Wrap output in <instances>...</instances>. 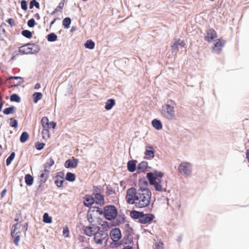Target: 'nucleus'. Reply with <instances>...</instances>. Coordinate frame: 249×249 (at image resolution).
Returning a JSON list of instances; mask_svg holds the SVG:
<instances>
[{
	"mask_svg": "<svg viewBox=\"0 0 249 249\" xmlns=\"http://www.w3.org/2000/svg\"><path fill=\"white\" fill-rule=\"evenodd\" d=\"M151 198V192L150 190H143L142 192H138L136 202V207L143 208L147 207L150 202Z\"/></svg>",
	"mask_w": 249,
	"mask_h": 249,
	"instance_id": "1",
	"label": "nucleus"
},
{
	"mask_svg": "<svg viewBox=\"0 0 249 249\" xmlns=\"http://www.w3.org/2000/svg\"><path fill=\"white\" fill-rule=\"evenodd\" d=\"M175 103L173 101H168L165 106L162 107L161 113L162 116L169 121H172L175 118Z\"/></svg>",
	"mask_w": 249,
	"mask_h": 249,
	"instance_id": "2",
	"label": "nucleus"
},
{
	"mask_svg": "<svg viewBox=\"0 0 249 249\" xmlns=\"http://www.w3.org/2000/svg\"><path fill=\"white\" fill-rule=\"evenodd\" d=\"M118 211L116 207L109 205L104 207V217L109 221L114 219L117 216Z\"/></svg>",
	"mask_w": 249,
	"mask_h": 249,
	"instance_id": "3",
	"label": "nucleus"
},
{
	"mask_svg": "<svg viewBox=\"0 0 249 249\" xmlns=\"http://www.w3.org/2000/svg\"><path fill=\"white\" fill-rule=\"evenodd\" d=\"M163 176V174L161 172L157 170L149 172L146 175V178L150 185L154 184L155 182L161 180Z\"/></svg>",
	"mask_w": 249,
	"mask_h": 249,
	"instance_id": "4",
	"label": "nucleus"
},
{
	"mask_svg": "<svg viewBox=\"0 0 249 249\" xmlns=\"http://www.w3.org/2000/svg\"><path fill=\"white\" fill-rule=\"evenodd\" d=\"M178 172L182 175L189 176L192 172V167L189 162H181L178 167Z\"/></svg>",
	"mask_w": 249,
	"mask_h": 249,
	"instance_id": "5",
	"label": "nucleus"
},
{
	"mask_svg": "<svg viewBox=\"0 0 249 249\" xmlns=\"http://www.w3.org/2000/svg\"><path fill=\"white\" fill-rule=\"evenodd\" d=\"M226 41L221 38L215 40L213 47V52L217 54L220 53Z\"/></svg>",
	"mask_w": 249,
	"mask_h": 249,
	"instance_id": "6",
	"label": "nucleus"
},
{
	"mask_svg": "<svg viewBox=\"0 0 249 249\" xmlns=\"http://www.w3.org/2000/svg\"><path fill=\"white\" fill-rule=\"evenodd\" d=\"M155 216L153 214L144 213L143 212H142L139 223L143 224H149L153 220Z\"/></svg>",
	"mask_w": 249,
	"mask_h": 249,
	"instance_id": "7",
	"label": "nucleus"
},
{
	"mask_svg": "<svg viewBox=\"0 0 249 249\" xmlns=\"http://www.w3.org/2000/svg\"><path fill=\"white\" fill-rule=\"evenodd\" d=\"M216 37L217 33L213 29L209 28L206 30L204 38L205 41L210 43Z\"/></svg>",
	"mask_w": 249,
	"mask_h": 249,
	"instance_id": "8",
	"label": "nucleus"
},
{
	"mask_svg": "<svg viewBox=\"0 0 249 249\" xmlns=\"http://www.w3.org/2000/svg\"><path fill=\"white\" fill-rule=\"evenodd\" d=\"M78 162V159L72 157L71 159H69L65 161L64 166L66 168H74L77 167Z\"/></svg>",
	"mask_w": 249,
	"mask_h": 249,
	"instance_id": "9",
	"label": "nucleus"
},
{
	"mask_svg": "<svg viewBox=\"0 0 249 249\" xmlns=\"http://www.w3.org/2000/svg\"><path fill=\"white\" fill-rule=\"evenodd\" d=\"M110 236L113 241L119 240L122 237V234L119 228H115L111 230Z\"/></svg>",
	"mask_w": 249,
	"mask_h": 249,
	"instance_id": "10",
	"label": "nucleus"
},
{
	"mask_svg": "<svg viewBox=\"0 0 249 249\" xmlns=\"http://www.w3.org/2000/svg\"><path fill=\"white\" fill-rule=\"evenodd\" d=\"M94 239L96 244H102L103 242V239L102 236H107V232L100 231L94 233Z\"/></svg>",
	"mask_w": 249,
	"mask_h": 249,
	"instance_id": "11",
	"label": "nucleus"
},
{
	"mask_svg": "<svg viewBox=\"0 0 249 249\" xmlns=\"http://www.w3.org/2000/svg\"><path fill=\"white\" fill-rule=\"evenodd\" d=\"M148 183L144 178H141L139 180V189L138 192H142L143 190H150L147 188Z\"/></svg>",
	"mask_w": 249,
	"mask_h": 249,
	"instance_id": "12",
	"label": "nucleus"
},
{
	"mask_svg": "<svg viewBox=\"0 0 249 249\" xmlns=\"http://www.w3.org/2000/svg\"><path fill=\"white\" fill-rule=\"evenodd\" d=\"M137 168L138 174L145 173L148 168V163L147 161H142L138 164Z\"/></svg>",
	"mask_w": 249,
	"mask_h": 249,
	"instance_id": "13",
	"label": "nucleus"
},
{
	"mask_svg": "<svg viewBox=\"0 0 249 249\" xmlns=\"http://www.w3.org/2000/svg\"><path fill=\"white\" fill-rule=\"evenodd\" d=\"M30 54H35L37 53L40 50V47L36 43H28Z\"/></svg>",
	"mask_w": 249,
	"mask_h": 249,
	"instance_id": "14",
	"label": "nucleus"
},
{
	"mask_svg": "<svg viewBox=\"0 0 249 249\" xmlns=\"http://www.w3.org/2000/svg\"><path fill=\"white\" fill-rule=\"evenodd\" d=\"M155 151L152 146H147L145 148L144 154L147 156V159L151 160L154 157Z\"/></svg>",
	"mask_w": 249,
	"mask_h": 249,
	"instance_id": "15",
	"label": "nucleus"
},
{
	"mask_svg": "<svg viewBox=\"0 0 249 249\" xmlns=\"http://www.w3.org/2000/svg\"><path fill=\"white\" fill-rule=\"evenodd\" d=\"M184 45L185 42L184 41L181 40L179 39L177 40L172 46V52H177V51H178V47L179 46L181 47H183Z\"/></svg>",
	"mask_w": 249,
	"mask_h": 249,
	"instance_id": "16",
	"label": "nucleus"
},
{
	"mask_svg": "<svg viewBox=\"0 0 249 249\" xmlns=\"http://www.w3.org/2000/svg\"><path fill=\"white\" fill-rule=\"evenodd\" d=\"M137 161L136 160H129L127 164V170L130 172H134L136 169V163Z\"/></svg>",
	"mask_w": 249,
	"mask_h": 249,
	"instance_id": "17",
	"label": "nucleus"
},
{
	"mask_svg": "<svg viewBox=\"0 0 249 249\" xmlns=\"http://www.w3.org/2000/svg\"><path fill=\"white\" fill-rule=\"evenodd\" d=\"M94 202L96 204L101 205L104 203V197L103 195L98 193L97 194L94 195Z\"/></svg>",
	"mask_w": 249,
	"mask_h": 249,
	"instance_id": "18",
	"label": "nucleus"
},
{
	"mask_svg": "<svg viewBox=\"0 0 249 249\" xmlns=\"http://www.w3.org/2000/svg\"><path fill=\"white\" fill-rule=\"evenodd\" d=\"M142 212H139L136 210H133L130 211V216L133 219H138L140 221Z\"/></svg>",
	"mask_w": 249,
	"mask_h": 249,
	"instance_id": "19",
	"label": "nucleus"
},
{
	"mask_svg": "<svg viewBox=\"0 0 249 249\" xmlns=\"http://www.w3.org/2000/svg\"><path fill=\"white\" fill-rule=\"evenodd\" d=\"M94 202L93 197L91 196L86 195L85 197V201L84 202V205L85 206L89 207L93 204Z\"/></svg>",
	"mask_w": 249,
	"mask_h": 249,
	"instance_id": "20",
	"label": "nucleus"
},
{
	"mask_svg": "<svg viewBox=\"0 0 249 249\" xmlns=\"http://www.w3.org/2000/svg\"><path fill=\"white\" fill-rule=\"evenodd\" d=\"M138 195V191L137 192L135 188L131 187L127 190L126 196H127L136 197Z\"/></svg>",
	"mask_w": 249,
	"mask_h": 249,
	"instance_id": "21",
	"label": "nucleus"
},
{
	"mask_svg": "<svg viewBox=\"0 0 249 249\" xmlns=\"http://www.w3.org/2000/svg\"><path fill=\"white\" fill-rule=\"evenodd\" d=\"M115 104V100L113 99H108L106 102L105 108L107 110H110Z\"/></svg>",
	"mask_w": 249,
	"mask_h": 249,
	"instance_id": "22",
	"label": "nucleus"
},
{
	"mask_svg": "<svg viewBox=\"0 0 249 249\" xmlns=\"http://www.w3.org/2000/svg\"><path fill=\"white\" fill-rule=\"evenodd\" d=\"M152 124L153 126L157 130H160L162 127V125L161 121L156 119H155L152 120Z\"/></svg>",
	"mask_w": 249,
	"mask_h": 249,
	"instance_id": "23",
	"label": "nucleus"
},
{
	"mask_svg": "<svg viewBox=\"0 0 249 249\" xmlns=\"http://www.w3.org/2000/svg\"><path fill=\"white\" fill-rule=\"evenodd\" d=\"M122 241L125 245L132 244L133 242V237L132 236L124 234V237Z\"/></svg>",
	"mask_w": 249,
	"mask_h": 249,
	"instance_id": "24",
	"label": "nucleus"
},
{
	"mask_svg": "<svg viewBox=\"0 0 249 249\" xmlns=\"http://www.w3.org/2000/svg\"><path fill=\"white\" fill-rule=\"evenodd\" d=\"M125 218V217L124 214H119L117 219L114 221L115 223L114 225H119L120 224L124 223Z\"/></svg>",
	"mask_w": 249,
	"mask_h": 249,
	"instance_id": "25",
	"label": "nucleus"
},
{
	"mask_svg": "<svg viewBox=\"0 0 249 249\" xmlns=\"http://www.w3.org/2000/svg\"><path fill=\"white\" fill-rule=\"evenodd\" d=\"M133 233V230L129 224H126L124 227V234L132 236Z\"/></svg>",
	"mask_w": 249,
	"mask_h": 249,
	"instance_id": "26",
	"label": "nucleus"
},
{
	"mask_svg": "<svg viewBox=\"0 0 249 249\" xmlns=\"http://www.w3.org/2000/svg\"><path fill=\"white\" fill-rule=\"evenodd\" d=\"M25 182L27 185L31 186L34 182V178L29 174L25 176Z\"/></svg>",
	"mask_w": 249,
	"mask_h": 249,
	"instance_id": "27",
	"label": "nucleus"
},
{
	"mask_svg": "<svg viewBox=\"0 0 249 249\" xmlns=\"http://www.w3.org/2000/svg\"><path fill=\"white\" fill-rule=\"evenodd\" d=\"M16 108L15 107L12 106L11 107H8L5 108L3 111V112L5 115H9L10 114L14 113L16 111Z\"/></svg>",
	"mask_w": 249,
	"mask_h": 249,
	"instance_id": "28",
	"label": "nucleus"
},
{
	"mask_svg": "<svg viewBox=\"0 0 249 249\" xmlns=\"http://www.w3.org/2000/svg\"><path fill=\"white\" fill-rule=\"evenodd\" d=\"M32 96L34 102L35 103H36L38 102V101L41 99L42 97V94L41 92H35L33 94Z\"/></svg>",
	"mask_w": 249,
	"mask_h": 249,
	"instance_id": "29",
	"label": "nucleus"
},
{
	"mask_svg": "<svg viewBox=\"0 0 249 249\" xmlns=\"http://www.w3.org/2000/svg\"><path fill=\"white\" fill-rule=\"evenodd\" d=\"M76 176L74 173L67 172L66 175L65 179L70 182H73L75 180Z\"/></svg>",
	"mask_w": 249,
	"mask_h": 249,
	"instance_id": "30",
	"label": "nucleus"
},
{
	"mask_svg": "<svg viewBox=\"0 0 249 249\" xmlns=\"http://www.w3.org/2000/svg\"><path fill=\"white\" fill-rule=\"evenodd\" d=\"M46 179H40L38 182V186L37 187V191L39 192H41L43 191L44 184L46 182Z\"/></svg>",
	"mask_w": 249,
	"mask_h": 249,
	"instance_id": "31",
	"label": "nucleus"
},
{
	"mask_svg": "<svg viewBox=\"0 0 249 249\" xmlns=\"http://www.w3.org/2000/svg\"><path fill=\"white\" fill-rule=\"evenodd\" d=\"M84 46L86 48L91 50L94 49L95 47V43L92 40L89 39L85 43Z\"/></svg>",
	"mask_w": 249,
	"mask_h": 249,
	"instance_id": "32",
	"label": "nucleus"
},
{
	"mask_svg": "<svg viewBox=\"0 0 249 249\" xmlns=\"http://www.w3.org/2000/svg\"><path fill=\"white\" fill-rule=\"evenodd\" d=\"M71 20L69 17H66L64 18L62 21V24L65 28L68 29L70 27Z\"/></svg>",
	"mask_w": 249,
	"mask_h": 249,
	"instance_id": "33",
	"label": "nucleus"
},
{
	"mask_svg": "<svg viewBox=\"0 0 249 249\" xmlns=\"http://www.w3.org/2000/svg\"><path fill=\"white\" fill-rule=\"evenodd\" d=\"M29 49L28 48V46L27 45V44L24 45H22L21 47H20L19 49V52L22 53V54H30Z\"/></svg>",
	"mask_w": 249,
	"mask_h": 249,
	"instance_id": "34",
	"label": "nucleus"
},
{
	"mask_svg": "<svg viewBox=\"0 0 249 249\" xmlns=\"http://www.w3.org/2000/svg\"><path fill=\"white\" fill-rule=\"evenodd\" d=\"M29 138V135L28 133L26 131H24L21 133L19 138V140L21 143H24L27 141Z\"/></svg>",
	"mask_w": 249,
	"mask_h": 249,
	"instance_id": "35",
	"label": "nucleus"
},
{
	"mask_svg": "<svg viewBox=\"0 0 249 249\" xmlns=\"http://www.w3.org/2000/svg\"><path fill=\"white\" fill-rule=\"evenodd\" d=\"M65 182L64 178L60 176V179L56 178L54 179V184L59 188L62 187L63 183Z\"/></svg>",
	"mask_w": 249,
	"mask_h": 249,
	"instance_id": "36",
	"label": "nucleus"
},
{
	"mask_svg": "<svg viewBox=\"0 0 249 249\" xmlns=\"http://www.w3.org/2000/svg\"><path fill=\"white\" fill-rule=\"evenodd\" d=\"M47 40L49 42H54L57 40V36L54 33H51L47 36Z\"/></svg>",
	"mask_w": 249,
	"mask_h": 249,
	"instance_id": "37",
	"label": "nucleus"
},
{
	"mask_svg": "<svg viewBox=\"0 0 249 249\" xmlns=\"http://www.w3.org/2000/svg\"><path fill=\"white\" fill-rule=\"evenodd\" d=\"M151 185H153L154 186L156 191L162 192L163 190L162 185H161V180L155 182L154 184H151Z\"/></svg>",
	"mask_w": 249,
	"mask_h": 249,
	"instance_id": "38",
	"label": "nucleus"
},
{
	"mask_svg": "<svg viewBox=\"0 0 249 249\" xmlns=\"http://www.w3.org/2000/svg\"><path fill=\"white\" fill-rule=\"evenodd\" d=\"M84 233L88 236H91L94 234V231L90 226L86 227L84 229Z\"/></svg>",
	"mask_w": 249,
	"mask_h": 249,
	"instance_id": "39",
	"label": "nucleus"
},
{
	"mask_svg": "<svg viewBox=\"0 0 249 249\" xmlns=\"http://www.w3.org/2000/svg\"><path fill=\"white\" fill-rule=\"evenodd\" d=\"M10 100L11 102H15L17 103H19L21 101L20 97L16 93L12 94L10 97Z\"/></svg>",
	"mask_w": 249,
	"mask_h": 249,
	"instance_id": "40",
	"label": "nucleus"
},
{
	"mask_svg": "<svg viewBox=\"0 0 249 249\" xmlns=\"http://www.w3.org/2000/svg\"><path fill=\"white\" fill-rule=\"evenodd\" d=\"M43 221L47 224L51 223L52 222V218L47 213H45L43 215Z\"/></svg>",
	"mask_w": 249,
	"mask_h": 249,
	"instance_id": "41",
	"label": "nucleus"
},
{
	"mask_svg": "<svg viewBox=\"0 0 249 249\" xmlns=\"http://www.w3.org/2000/svg\"><path fill=\"white\" fill-rule=\"evenodd\" d=\"M15 155H16L15 153L14 152H13L10 154L9 156L6 159V164L7 166L9 165L11 163L12 160H14V159L15 157Z\"/></svg>",
	"mask_w": 249,
	"mask_h": 249,
	"instance_id": "42",
	"label": "nucleus"
},
{
	"mask_svg": "<svg viewBox=\"0 0 249 249\" xmlns=\"http://www.w3.org/2000/svg\"><path fill=\"white\" fill-rule=\"evenodd\" d=\"M39 3L36 1V0H31L29 3L30 9H33L34 7L36 8H39Z\"/></svg>",
	"mask_w": 249,
	"mask_h": 249,
	"instance_id": "43",
	"label": "nucleus"
},
{
	"mask_svg": "<svg viewBox=\"0 0 249 249\" xmlns=\"http://www.w3.org/2000/svg\"><path fill=\"white\" fill-rule=\"evenodd\" d=\"M21 35L27 38H31L33 36L32 33L28 30H23L21 32Z\"/></svg>",
	"mask_w": 249,
	"mask_h": 249,
	"instance_id": "44",
	"label": "nucleus"
},
{
	"mask_svg": "<svg viewBox=\"0 0 249 249\" xmlns=\"http://www.w3.org/2000/svg\"><path fill=\"white\" fill-rule=\"evenodd\" d=\"M126 199L127 202L130 204H135L136 206V201H137L136 197H130L126 196Z\"/></svg>",
	"mask_w": 249,
	"mask_h": 249,
	"instance_id": "45",
	"label": "nucleus"
},
{
	"mask_svg": "<svg viewBox=\"0 0 249 249\" xmlns=\"http://www.w3.org/2000/svg\"><path fill=\"white\" fill-rule=\"evenodd\" d=\"M41 125L43 128H47L49 124V120L46 117H43L41 120Z\"/></svg>",
	"mask_w": 249,
	"mask_h": 249,
	"instance_id": "46",
	"label": "nucleus"
},
{
	"mask_svg": "<svg viewBox=\"0 0 249 249\" xmlns=\"http://www.w3.org/2000/svg\"><path fill=\"white\" fill-rule=\"evenodd\" d=\"M154 249H163V243L162 241H159L158 239L155 244V247Z\"/></svg>",
	"mask_w": 249,
	"mask_h": 249,
	"instance_id": "47",
	"label": "nucleus"
},
{
	"mask_svg": "<svg viewBox=\"0 0 249 249\" xmlns=\"http://www.w3.org/2000/svg\"><path fill=\"white\" fill-rule=\"evenodd\" d=\"M45 145V144L44 143L40 142H36L35 143L36 148L38 150H42L44 148Z\"/></svg>",
	"mask_w": 249,
	"mask_h": 249,
	"instance_id": "48",
	"label": "nucleus"
},
{
	"mask_svg": "<svg viewBox=\"0 0 249 249\" xmlns=\"http://www.w3.org/2000/svg\"><path fill=\"white\" fill-rule=\"evenodd\" d=\"M10 120L11 122L10 124V126L14 128H17L18 126V122L17 120L14 119L13 118H11Z\"/></svg>",
	"mask_w": 249,
	"mask_h": 249,
	"instance_id": "49",
	"label": "nucleus"
},
{
	"mask_svg": "<svg viewBox=\"0 0 249 249\" xmlns=\"http://www.w3.org/2000/svg\"><path fill=\"white\" fill-rule=\"evenodd\" d=\"M102 188L100 186H94L93 188V195H96L98 194H101Z\"/></svg>",
	"mask_w": 249,
	"mask_h": 249,
	"instance_id": "50",
	"label": "nucleus"
},
{
	"mask_svg": "<svg viewBox=\"0 0 249 249\" xmlns=\"http://www.w3.org/2000/svg\"><path fill=\"white\" fill-rule=\"evenodd\" d=\"M36 22L34 18H32L30 19L27 22V25L30 28H33L36 25Z\"/></svg>",
	"mask_w": 249,
	"mask_h": 249,
	"instance_id": "51",
	"label": "nucleus"
},
{
	"mask_svg": "<svg viewBox=\"0 0 249 249\" xmlns=\"http://www.w3.org/2000/svg\"><path fill=\"white\" fill-rule=\"evenodd\" d=\"M20 3L21 9L24 11H26L28 8L27 2L26 0H22Z\"/></svg>",
	"mask_w": 249,
	"mask_h": 249,
	"instance_id": "52",
	"label": "nucleus"
},
{
	"mask_svg": "<svg viewBox=\"0 0 249 249\" xmlns=\"http://www.w3.org/2000/svg\"><path fill=\"white\" fill-rule=\"evenodd\" d=\"M14 79H15V80L19 79L20 80L18 82V83H17L16 84H14V86H15V87L18 86V85H19L20 84H22L24 82L23 78H22L21 77H20V76H14Z\"/></svg>",
	"mask_w": 249,
	"mask_h": 249,
	"instance_id": "53",
	"label": "nucleus"
},
{
	"mask_svg": "<svg viewBox=\"0 0 249 249\" xmlns=\"http://www.w3.org/2000/svg\"><path fill=\"white\" fill-rule=\"evenodd\" d=\"M106 193L107 195L110 196L115 194V192L113 190V188L109 186H107L106 188Z\"/></svg>",
	"mask_w": 249,
	"mask_h": 249,
	"instance_id": "54",
	"label": "nucleus"
},
{
	"mask_svg": "<svg viewBox=\"0 0 249 249\" xmlns=\"http://www.w3.org/2000/svg\"><path fill=\"white\" fill-rule=\"evenodd\" d=\"M113 241V243L112 244V247H115V248L118 247L120 246L121 245H122L123 244H124L122 241H119V240H117L116 241Z\"/></svg>",
	"mask_w": 249,
	"mask_h": 249,
	"instance_id": "55",
	"label": "nucleus"
},
{
	"mask_svg": "<svg viewBox=\"0 0 249 249\" xmlns=\"http://www.w3.org/2000/svg\"><path fill=\"white\" fill-rule=\"evenodd\" d=\"M91 209H96V212H97L99 214H100V215L104 214V210L103 211V210H101L99 207H90V210Z\"/></svg>",
	"mask_w": 249,
	"mask_h": 249,
	"instance_id": "56",
	"label": "nucleus"
},
{
	"mask_svg": "<svg viewBox=\"0 0 249 249\" xmlns=\"http://www.w3.org/2000/svg\"><path fill=\"white\" fill-rule=\"evenodd\" d=\"M42 134L43 136V138L44 139L45 138L46 136L48 137L49 135V131L47 129V128H43L42 131Z\"/></svg>",
	"mask_w": 249,
	"mask_h": 249,
	"instance_id": "57",
	"label": "nucleus"
},
{
	"mask_svg": "<svg viewBox=\"0 0 249 249\" xmlns=\"http://www.w3.org/2000/svg\"><path fill=\"white\" fill-rule=\"evenodd\" d=\"M64 6V2L61 1L59 3L58 6L55 8L56 11L59 12L61 10H62Z\"/></svg>",
	"mask_w": 249,
	"mask_h": 249,
	"instance_id": "58",
	"label": "nucleus"
},
{
	"mask_svg": "<svg viewBox=\"0 0 249 249\" xmlns=\"http://www.w3.org/2000/svg\"><path fill=\"white\" fill-rule=\"evenodd\" d=\"M54 163V160L50 158L49 161L47 162L45 164L47 165V166H49V168L50 169V167Z\"/></svg>",
	"mask_w": 249,
	"mask_h": 249,
	"instance_id": "59",
	"label": "nucleus"
},
{
	"mask_svg": "<svg viewBox=\"0 0 249 249\" xmlns=\"http://www.w3.org/2000/svg\"><path fill=\"white\" fill-rule=\"evenodd\" d=\"M13 238H14V243H15V244L16 245H18V244L19 241V239H20L19 235H17L13 237Z\"/></svg>",
	"mask_w": 249,
	"mask_h": 249,
	"instance_id": "60",
	"label": "nucleus"
},
{
	"mask_svg": "<svg viewBox=\"0 0 249 249\" xmlns=\"http://www.w3.org/2000/svg\"><path fill=\"white\" fill-rule=\"evenodd\" d=\"M56 126V123L53 121H52L51 122H49V124L47 126V128L48 127L52 128H55Z\"/></svg>",
	"mask_w": 249,
	"mask_h": 249,
	"instance_id": "61",
	"label": "nucleus"
},
{
	"mask_svg": "<svg viewBox=\"0 0 249 249\" xmlns=\"http://www.w3.org/2000/svg\"><path fill=\"white\" fill-rule=\"evenodd\" d=\"M39 177H40V179H46V180H47V178L48 177V175L45 173H42L40 174Z\"/></svg>",
	"mask_w": 249,
	"mask_h": 249,
	"instance_id": "62",
	"label": "nucleus"
},
{
	"mask_svg": "<svg viewBox=\"0 0 249 249\" xmlns=\"http://www.w3.org/2000/svg\"><path fill=\"white\" fill-rule=\"evenodd\" d=\"M20 228V225H19L18 223L14 225L12 227V229L15 230L17 231V230L19 229Z\"/></svg>",
	"mask_w": 249,
	"mask_h": 249,
	"instance_id": "63",
	"label": "nucleus"
},
{
	"mask_svg": "<svg viewBox=\"0 0 249 249\" xmlns=\"http://www.w3.org/2000/svg\"><path fill=\"white\" fill-rule=\"evenodd\" d=\"M7 22L11 26H13L14 25V20L11 18H9V19H8V20H7Z\"/></svg>",
	"mask_w": 249,
	"mask_h": 249,
	"instance_id": "64",
	"label": "nucleus"
}]
</instances>
